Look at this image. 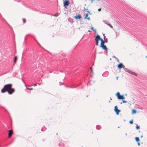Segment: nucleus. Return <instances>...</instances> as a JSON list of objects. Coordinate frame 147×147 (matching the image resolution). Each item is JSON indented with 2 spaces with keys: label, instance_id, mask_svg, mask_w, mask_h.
Segmentation results:
<instances>
[{
  "label": "nucleus",
  "instance_id": "nucleus-43",
  "mask_svg": "<svg viewBox=\"0 0 147 147\" xmlns=\"http://www.w3.org/2000/svg\"><path fill=\"white\" fill-rule=\"evenodd\" d=\"M105 42H106V43H107V41H105Z\"/></svg>",
  "mask_w": 147,
  "mask_h": 147
},
{
  "label": "nucleus",
  "instance_id": "nucleus-10",
  "mask_svg": "<svg viewBox=\"0 0 147 147\" xmlns=\"http://www.w3.org/2000/svg\"><path fill=\"white\" fill-rule=\"evenodd\" d=\"M101 47L103 49L105 50V51H107L108 49L107 47L105 45H102L100 47Z\"/></svg>",
  "mask_w": 147,
  "mask_h": 147
},
{
  "label": "nucleus",
  "instance_id": "nucleus-9",
  "mask_svg": "<svg viewBox=\"0 0 147 147\" xmlns=\"http://www.w3.org/2000/svg\"><path fill=\"white\" fill-rule=\"evenodd\" d=\"M100 39V37L99 35L97 34L95 36V40L99 41Z\"/></svg>",
  "mask_w": 147,
  "mask_h": 147
},
{
  "label": "nucleus",
  "instance_id": "nucleus-25",
  "mask_svg": "<svg viewBox=\"0 0 147 147\" xmlns=\"http://www.w3.org/2000/svg\"><path fill=\"white\" fill-rule=\"evenodd\" d=\"M132 72H133V71L131 70H129L128 73L130 74H131Z\"/></svg>",
  "mask_w": 147,
  "mask_h": 147
},
{
  "label": "nucleus",
  "instance_id": "nucleus-45",
  "mask_svg": "<svg viewBox=\"0 0 147 147\" xmlns=\"http://www.w3.org/2000/svg\"><path fill=\"white\" fill-rule=\"evenodd\" d=\"M26 36H25V38H24L25 40L26 39Z\"/></svg>",
  "mask_w": 147,
  "mask_h": 147
},
{
  "label": "nucleus",
  "instance_id": "nucleus-7",
  "mask_svg": "<svg viewBox=\"0 0 147 147\" xmlns=\"http://www.w3.org/2000/svg\"><path fill=\"white\" fill-rule=\"evenodd\" d=\"M109 74V72L107 71H106L102 74V76H103L106 77L108 76Z\"/></svg>",
  "mask_w": 147,
  "mask_h": 147
},
{
  "label": "nucleus",
  "instance_id": "nucleus-38",
  "mask_svg": "<svg viewBox=\"0 0 147 147\" xmlns=\"http://www.w3.org/2000/svg\"><path fill=\"white\" fill-rule=\"evenodd\" d=\"M103 36H104V39L105 40V34H103Z\"/></svg>",
  "mask_w": 147,
  "mask_h": 147
},
{
  "label": "nucleus",
  "instance_id": "nucleus-44",
  "mask_svg": "<svg viewBox=\"0 0 147 147\" xmlns=\"http://www.w3.org/2000/svg\"><path fill=\"white\" fill-rule=\"evenodd\" d=\"M140 137H141V138H142L143 137V136H141Z\"/></svg>",
  "mask_w": 147,
  "mask_h": 147
},
{
  "label": "nucleus",
  "instance_id": "nucleus-46",
  "mask_svg": "<svg viewBox=\"0 0 147 147\" xmlns=\"http://www.w3.org/2000/svg\"><path fill=\"white\" fill-rule=\"evenodd\" d=\"M23 53H24L23 52V53H22V56H23Z\"/></svg>",
  "mask_w": 147,
  "mask_h": 147
},
{
  "label": "nucleus",
  "instance_id": "nucleus-11",
  "mask_svg": "<svg viewBox=\"0 0 147 147\" xmlns=\"http://www.w3.org/2000/svg\"><path fill=\"white\" fill-rule=\"evenodd\" d=\"M125 98L123 95H121L119 97V99H124Z\"/></svg>",
  "mask_w": 147,
  "mask_h": 147
},
{
  "label": "nucleus",
  "instance_id": "nucleus-47",
  "mask_svg": "<svg viewBox=\"0 0 147 147\" xmlns=\"http://www.w3.org/2000/svg\"><path fill=\"white\" fill-rule=\"evenodd\" d=\"M122 103H123V102H121V103H121V104H122Z\"/></svg>",
  "mask_w": 147,
  "mask_h": 147
},
{
  "label": "nucleus",
  "instance_id": "nucleus-42",
  "mask_svg": "<svg viewBox=\"0 0 147 147\" xmlns=\"http://www.w3.org/2000/svg\"><path fill=\"white\" fill-rule=\"evenodd\" d=\"M118 77H116V79H117V80H118Z\"/></svg>",
  "mask_w": 147,
  "mask_h": 147
},
{
  "label": "nucleus",
  "instance_id": "nucleus-34",
  "mask_svg": "<svg viewBox=\"0 0 147 147\" xmlns=\"http://www.w3.org/2000/svg\"><path fill=\"white\" fill-rule=\"evenodd\" d=\"M138 145L139 146L140 145V143L139 142H138Z\"/></svg>",
  "mask_w": 147,
  "mask_h": 147
},
{
  "label": "nucleus",
  "instance_id": "nucleus-23",
  "mask_svg": "<svg viewBox=\"0 0 147 147\" xmlns=\"http://www.w3.org/2000/svg\"><path fill=\"white\" fill-rule=\"evenodd\" d=\"M133 119H131V120L130 121H129V123L131 124H132L133 123Z\"/></svg>",
  "mask_w": 147,
  "mask_h": 147
},
{
  "label": "nucleus",
  "instance_id": "nucleus-35",
  "mask_svg": "<svg viewBox=\"0 0 147 147\" xmlns=\"http://www.w3.org/2000/svg\"><path fill=\"white\" fill-rule=\"evenodd\" d=\"M101 10V8H99V9H98V11H100Z\"/></svg>",
  "mask_w": 147,
  "mask_h": 147
},
{
  "label": "nucleus",
  "instance_id": "nucleus-50",
  "mask_svg": "<svg viewBox=\"0 0 147 147\" xmlns=\"http://www.w3.org/2000/svg\"><path fill=\"white\" fill-rule=\"evenodd\" d=\"M88 95H87V96H86V97H88Z\"/></svg>",
  "mask_w": 147,
  "mask_h": 147
},
{
  "label": "nucleus",
  "instance_id": "nucleus-12",
  "mask_svg": "<svg viewBox=\"0 0 147 147\" xmlns=\"http://www.w3.org/2000/svg\"><path fill=\"white\" fill-rule=\"evenodd\" d=\"M116 96L117 97L118 99L121 96V95L119 92H117L116 94Z\"/></svg>",
  "mask_w": 147,
  "mask_h": 147
},
{
  "label": "nucleus",
  "instance_id": "nucleus-51",
  "mask_svg": "<svg viewBox=\"0 0 147 147\" xmlns=\"http://www.w3.org/2000/svg\"><path fill=\"white\" fill-rule=\"evenodd\" d=\"M109 102H110L111 101H110V100H109Z\"/></svg>",
  "mask_w": 147,
  "mask_h": 147
},
{
  "label": "nucleus",
  "instance_id": "nucleus-5",
  "mask_svg": "<svg viewBox=\"0 0 147 147\" xmlns=\"http://www.w3.org/2000/svg\"><path fill=\"white\" fill-rule=\"evenodd\" d=\"M124 67V65L122 63H120L117 66V67L119 69H121L122 68L123 69Z\"/></svg>",
  "mask_w": 147,
  "mask_h": 147
},
{
  "label": "nucleus",
  "instance_id": "nucleus-4",
  "mask_svg": "<svg viewBox=\"0 0 147 147\" xmlns=\"http://www.w3.org/2000/svg\"><path fill=\"white\" fill-rule=\"evenodd\" d=\"M117 106H115V107L114 111L117 115H119L121 111L117 109Z\"/></svg>",
  "mask_w": 147,
  "mask_h": 147
},
{
  "label": "nucleus",
  "instance_id": "nucleus-8",
  "mask_svg": "<svg viewBox=\"0 0 147 147\" xmlns=\"http://www.w3.org/2000/svg\"><path fill=\"white\" fill-rule=\"evenodd\" d=\"M8 132L9 137L10 138L11 137L13 133V131L12 130L10 129L8 131Z\"/></svg>",
  "mask_w": 147,
  "mask_h": 147
},
{
  "label": "nucleus",
  "instance_id": "nucleus-49",
  "mask_svg": "<svg viewBox=\"0 0 147 147\" xmlns=\"http://www.w3.org/2000/svg\"><path fill=\"white\" fill-rule=\"evenodd\" d=\"M125 135L126 136L127 135V134H126Z\"/></svg>",
  "mask_w": 147,
  "mask_h": 147
},
{
  "label": "nucleus",
  "instance_id": "nucleus-3",
  "mask_svg": "<svg viewBox=\"0 0 147 147\" xmlns=\"http://www.w3.org/2000/svg\"><path fill=\"white\" fill-rule=\"evenodd\" d=\"M64 6L66 8L67 6H68L69 4V0H65L63 2Z\"/></svg>",
  "mask_w": 147,
  "mask_h": 147
},
{
  "label": "nucleus",
  "instance_id": "nucleus-15",
  "mask_svg": "<svg viewBox=\"0 0 147 147\" xmlns=\"http://www.w3.org/2000/svg\"><path fill=\"white\" fill-rule=\"evenodd\" d=\"M135 140L137 142H138L140 141V139L138 137H136L135 138Z\"/></svg>",
  "mask_w": 147,
  "mask_h": 147
},
{
  "label": "nucleus",
  "instance_id": "nucleus-31",
  "mask_svg": "<svg viewBox=\"0 0 147 147\" xmlns=\"http://www.w3.org/2000/svg\"><path fill=\"white\" fill-rule=\"evenodd\" d=\"M91 29L92 30H94V28L92 27V26H91Z\"/></svg>",
  "mask_w": 147,
  "mask_h": 147
},
{
  "label": "nucleus",
  "instance_id": "nucleus-27",
  "mask_svg": "<svg viewBox=\"0 0 147 147\" xmlns=\"http://www.w3.org/2000/svg\"><path fill=\"white\" fill-rule=\"evenodd\" d=\"M58 16V14L56 13V14H55L53 16H55V17H57V16Z\"/></svg>",
  "mask_w": 147,
  "mask_h": 147
},
{
  "label": "nucleus",
  "instance_id": "nucleus-18",
  "mask_svg": "<svg viewBox=\"0 0 147 147\" xmlns=\"http://www.w3.org/2000/svg\"><path fill=\"white\" fill-rule=\"evenodd\" d=\"M136 113V111L135 109H133L132 111V113L133 114H134L135 113Z\"/></svg>",
  "mask_w": 147,
  "mask_h": 147
},
{
  "label": "nucleus",
  "instance_id": "nucleus-14",
  "mask_svg": "<svg viewBox=\"0 0 147 147\" xmlns=\"http://www.w3.org/2000/svg\"><path fill=\"white\" fill-rule=\"evenodd\" d=\"M123 69L125 71L127 72H129V69H128L127 68L125 67Z\"/></svg>",
  "mask_w": 147,
  "mask_h": 147
},
{
  "label": "nucleus",
  "instance_id": "nucleus-2",
  "mask_svg": "<svg viewBox=\"0 0 147 147\" xmlns=\"http://www.w3.org/2000/svg\"><path fill=\"white\" fill-rule=\"evenodd\" d=\"M12 86V85L11 84H8L5 85L3 88L2 89L3 90V91L5 90H8L9 89L11 88Z\"/></svg>",
  "mask_w": 147,
  "mask_h": 147
},
{
  "label": "nucleus",
  "instance_id": "nucleus-13",
  "mask_svg": "<svg viewBox=\"0 0 147 147\" xmlns=\"http://www.w3.org/2000/svg\"><path fill=\"white\" fill-rule=\"evenodd\" d=\"M88 16V14L86 13V14L85 16V19H87V20H90V18L89 17L87 18Z\"/></svg>",
  "mask_w": 147,
  "mask_h": 147
},
{
  "label": "nucleus",
  "instance_id": "nucleus-21",
  "mask_svg": "<svg viewBox=\"0 0 147 147\" xmlns=\"http://www.w3.org/2000/svg\"><path fill=\"white\" fill-rule=\"evenodd\" d=\"M131 75H133L135 76H137V74L133 71Z\"/></svg>",
  "mask_w": 147,
  "mask_h": 147
},
{
  "label": "nucleus",
  "instance_id": "nucleus-33",
  "mask_svg": "<svg viewBox=\"0 0 147 147\" xmlns=\"http://www.w3.org/2000/svg\"><path fill=\"white\" fill-rule=\"evenodd\" d=\"M90 71H91V72H92V67H90Z\"/></svg>",
  "mask_w": 147,
  "mask_h": 147
},
{
  "label": "nucleus",
  "instance_id": "nucleus-37",
  "mask_svg": "<svg viewBox=\"0 0 147 147\" xmlns=\"http://www.w3.org/2000/svg\"><path fill=\"white\" fill-rule=\"evenodd\" d=\"M88 32H92V31H91L90 30H89L88 31Z\"/></svg>",
  "mask_w": 147,
  "mask_h": 147
},
{
  "label": "nucleus",
  "instance_id": "nucleus-40",
  "mask_svg": "<svg viewBox=\"0 0 147 147\" xmlns=\"http://www.w3.org/2000/svg\"><path fill=\"white\" fill-rule=\"evenodd\" d=\"M93 30L95 32H96V30L95 29H94V30Z\"/></svg>",
  "mask_w": 147,
  "mask_h": 147
},
{
  "label": "nucleus",
  "instance_id": "nucleus-39",
  "mask_svg": "<svg viewBox=\"0 0 147 147\" xmlns=\"http://www.w3.org/2000/svg\"><path fill=\"white\" fill-rule=\"evenodd\" d=\"M113 57H115V58H116V59L117 58V57H115V56H114H114H113Z\"/></svg>",
  "mask_w": 147,
  "mask_h": 147
},
{
  "label": "nucleus",
  "instance_id": "nucleus-29",
  "mask_svg": "<svg viewBox=\"0 0 147 147\" xmlns=\"http://www.w3.org/2000/svg\"><path fill=\"white\" fill-rule=\"evenodd\" d=\"M108 25L110 26V27H111V28H113V26L110 24H107Z\"/></svg>",
  "mask_w": 147,
  "mask_h": 147
},
{
  "label": "nucleus",
  "instance_id": "nucleus-24",
  "mask_svg": "<svg viewBox=\"0 0 147 147\" xmlns=\"http://www.w3.org/2000/svg\"><path fill=\"white\" fill-rule=\"evenodd\" d=\"M22 20L24 23H25L26 22V20L25 18H23Z\"/></svg>",
  "mask_w": 147,
  "mask_h": 147
},
{
  "label": "nucleus",
  "instance_id": "nucleus-16",
  "mask_svg": "<svg viewBox=\"0 0 147 147\" xmlns=\"http://www.w3.org/2000/svg\"><path fill=\"white\" fill-rule=\"evenodd\" d=\"M101 128V126L99 125H97L96 126V128L98 129H100Z\"/></svg>",
  "mask_w": 147,
  "mask_h": 147
},
{
  "label": "nucleus",
  "instance_id": "nucleus-17",
  "mask_svg": "<svg viewBox=\"0 0 147 147\" xmlns=\"http://www.w3.org/2000/svg\"><path fill=\"white\" fill-rule=\"evenodd\" d=\"M105 43V42L104 41H102V42H101L100 47L104 45Z\"/></svg>",
  "mask_w": 147,
  "mask_h": 147
},
{
  "label": "nucleus",
  "instance_id": "nucleus-19",
  "mask_svg": "<svg viewBox=\"0 0 147 147\" xmlns=\"http://www.w3.org/2000/svg\"><path fill=\"white\" fill-rule=\"evenodd\" d=\"M17 59V57L16 56H15L14 57V63H16Z\"/></svg>",
  "mask_w": 147,
  "mask_h": 147
},
{
  "label": "nucleus",
  "instance_id": "nucleus-28",
  "mask_svg": "<svg viewBox=\"0 0 147 147\" xmlns=\"http://www.w3.org/2000/svg\"><path fill=\"white\" fill-rule=\"evenodd\" d=\"M26 89H27V90H32L33 89L32 88H27Z\"/></svg>",
  "mask_w": 147,
  "mask_h": 147
},
{
  "label": "nucleus",
  "instance_id": "nucleus-32",
  "mask_svg": "<svg viewBox=\"0 0 147 147\" xmlns=\"http://www.w3.org/2000/svg\"><path fill=\"white\" fill-rule=\"evenodd\" d=\"M101 41V42L104 41V40L101 38H100V40Z\"/></svg>",
  "mask_w": 147,
  "mask_h": 147
},
{
  "label": "nucleus",
  "instance_id": "nucleus-22",
  "mask_svg": "<svg viewBox=\"0 0 147 147\" xmlns=\"http://www.w3.org/2000/svg\"><path fill=\"white\" fill-rule=\"evenodd\" d=\"M140 126L139 125H138V124H136V128L137 129H140Z\"/></svg>",
  "mask_w": 147,
  "mask_h": 147
},
{
  "label": "nucleus",
  "instance_id": "nucleus-36",
  "mask_svg": "<svg viewBox=\"0 0 147 147\" xmlns=\"http://www.w3.org/2000/svg\"><path fill=\"white\" fill-rule=\"evenodd\" d=\"M37 84H36V83L34 84V86H36L37 85Z\"/></svg>",
  "mask_w": 147,
  "mask_h": 147
},
{
  "label": "nucleus",
  "instance_id": "nucleus-30",
  "mask_svg": "<svg viewBox=\"0 0 147 147\" xmlns=\"http://www.w3.org/2000/svg\"><path fill=\"white\" fill-rule=\"evenodd\" d=\"M127 102L125 100H123V103H127Z\"/></svg>",
  "mask_w": 147,
  "mask_h": 147
},
{
  "label": "nucleus",
  "instance_id": "nucleus-1",
  "mask_svg": "<svg viewBox=\"0 0 147 147\" xmlns=\"http://www.w3.org/2000/svg\"><path fill=\"white\" fill-rule=\"evenodd\" d=\"M1 91L2 93H4L6 92H7L9 94H11L14 92L15 90L14 88H12L11 87L8 90H5L3 91V90L1 89Z\"/></svg>",
  "mask_w": 147,
  "mask_h": 147
},
{
  "label": "nucleus",
  "instance_id": "nucleus-26",
  "mask_svg": "<svg viewBox=\"0 0 147 147\" xmlns=\"http://www.w3.org/2000/svg\"><path fill=\"white\" fill-rule=\"evenodd\" d=\"M96 45L97 46L98 45V40H96Z\"/></svg>",
  "mask_w": 147,
  "mask_h": 147
},
{
  "label": "nucleus",
  "instance_id": "nucleus-41",
  "mask_svg": "<svg viewBox=\"0 0 147 147\" xmlns=\"http://www.w3.org/2000/svg\"><path fill=\"white\" fill-rule=\"evenodd\" d=\"M117 61L118 62H119V59H118L117 58Z\"/></svg>",
  "mask_w": 147,
  "mask_h": 147
},
{
  "label": "nucleus",
  "instance_id": "nucleus-20",
  "mask_svg": "<svg viewBox=\"0 0 147 147\" xmlns=\"http://www.w3.org/2000/svg\"><path fill=\"white\" fill-rule=\"evenodd\" d=\"M46 128L45 127H44L42 128L41 130L42 131H45V130H46Z\"/></svg>",
  "mask_w": 147,
  "mask_h": 147
},
{
  "label": "nucleus",
  "instance_id": "nucleus-48",
  "mask_svg": "<svg viewBox=\"0 0 147 147\" xmlns=\"http://www.w3.org/2000/svg\"><path fill=\"white\" fill-rule=\"evenodd\" d=\"M146 58H147V55L146 57Z\"/></svg>",
  "mask_w": 147,
  "mask_h": 147
},
{
  "label": "nucleus",
  "instance_id": "nucleus-6",
  "mask_svg": "<svg viewBox=\"0 0 147 147\" xmlns=\"http://www.w3.org/2000/svg\"><path fill=\"white\" fill-rule=\"evenodd\" d=\"M74 18L76 20L79 19L80 20L82 18V16L80 14H78V15H77L75 16H74Z\"/></svg>",
  "mask_w": 147,
  "mask_h": 147
}]
</instances>
